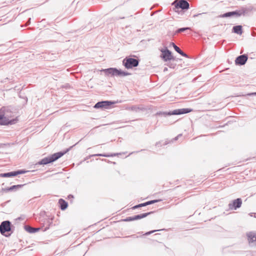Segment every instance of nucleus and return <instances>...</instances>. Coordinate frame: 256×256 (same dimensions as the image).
Listing matches in <instances>:
<instances>
[{
    "instance_id": "9d476101",
    "label": "nucleus",
    "mask_w": 256,
    "mask_h": 256,
    "mask_svg": "<svg viewBox=\"0 0 256 256\" xmlns=\"http://www.w3.org/2000/svg\"><path fill=\"white\" fill-rule=\"evenodd\" d=\"M160 52H162L160 57L164 61L168 62L174 60V58L172 55V52L170 51L167 47H166L164 49H162Z\"/></svg>"
},
{
    "instance_id": "ddd939ff",
    "label": "nucleus",
    "mask_w": 256,
    "mask_h": 256,
    "mask_svg": "<svg viewBox=\"0 0 256 256\" xmlns=\"http://www.w3.org/2000/svg\"><path fill=\"white\" fill-rule=\"evenodd\" d=\"M248 56L246 54H244L237 56L235 60V64L236 66H243L247 62Z\"/></svg>"
},
{
    "instance_id": "7c9ffc66",
    "label": "nucleus",
    "mask_w": 256,
    "mask_h": 256,
    "mask_svg": "<svg viewBox=\"0 0 256 256\" xmlns=\"http://www.w3.org/2000/svg\"><path fill=\"white\" fill-rule=\"evenodd\" d=\"M16 254V250H12L9 252V256H12L15 255Z\"/></svg>"
},
{
    "instance_id": "6ab92c4d",
    "label": "nucleus",
    "mask_w": 256,
    "mask_h": 256,
    "mask_svg": "<svg viewBox=\"0 0 256 256\" xmlns=\"http://www.w3.org/2000/svg\"><path fill=\"white\" fill-rule=\"evenodd\" d=\"M24 184H17L14 185L10 187H8L3 189V190L5 192H8L10 191L16 190L18 188H22Z\"/></svg>"
},
{
    "instance_id": "9b49d317",
    "label": "nucleus",
    "mask_w": 256,
    "mask_h": 256,
    "mask_svg": "<svg viewBox=\"0 0 256 256\" xmlns=\"http://www.w3.org/2000/svg\"><path fill=\"white\" fill-rule=\"evenodd\" d=\"M240 15L241 16H249L254 10H256L252 6H242L240 9Z\"/></svg>"
},
{
    "instance_id": "7ed1b4c3",
    "label": "nucleus",
    "mask_w": 256,
    "mask_h": 256,
    "mask_svg": "<svg viewBox=\"0 0 256 256\" xmlns=\"http://www.w3.org/2000/svg\"><path fill=\"white\" fill-rule=\"evenodd\" d=\"M192 111V109L190 108H182L176 109L170 112H158L155 115L156 116H163L167 117L172 115H180L189 113Z\"/></svg>"
},
{
    "instance_id": "37998d69",
    "label": "nucleus",
    "mask_w": 256,
    "mask_h": 256,
    "mask_svg": "<svg viewBox=\"0 0 256 256\" xmlns=\"http://www.w3.org/2000/svg\"><path fill=\"white\" fill-rule=\"evenodd\" d=\"M172 66V64H171L170 66V65H168V66H169L170 68H174V66Z\"/></svg>"
},
{
    "instance_id": "cd10ccee",
    "label": "nucleus",
    "mask_w": 256,
    "mask_h": 256,
    "mask_svg": "<svg viewBox=\"0 0 256 256\" xmlns=\"http://www.w3.org/2000/svg\"><path fill=\"white\" fill-rule=\"evenodd\" d=\"M144 206H146V205H145V204L144 202V203H141L140 204H137V205H136V206H132V210H136V208H142V207H144Z\"/></svg>"
},
{
    "instance_id": "393cba45",
    "label": "nucleus",
    "mask_w": 256,
    "mask_h": 256,
    "mask_svg": "<svg viewBox=\"0 0 256 256\" xmlns=\"http://www.w3.org/2000/svg\"><path fill=\"white\" fill-rule=\"evenodd\" d=\"M162 200L161 199H158V200H151L148 202H144L146 206H147L148 205L152 204H155L156 202H161Z\"/></svg>"
},
{
    "instance_id": "bb28decb",
    "label": "nucleus",
    "mask_w": 256,
    "mask_h": 256,
    "mask_svg": "<svg viewBox=\"0 0 256 256\" xmlns=\"http://www.w3.org/2000/svg\"><path fill=\"white\" fill-rule=\"evenodd\" d=\"M190 28H189V27L179 28L176 30V33L178 34V33L182 32H184L186 30H190Z\"/></svg>"
},
{
    "instance_id": "c9c22d12",
    "label": "nucleus",
    "mask_w": 256,
    "mask_h": 256,
    "mask_svg": "<svg viewBox=\"0 0 256 256\" xmlns=\"http://www.w3.org/2000/svg\"><path fill=\"white\" fill-rule=\"evenodd\" d=\"M8 202H9V200L7 201V202H3V203H2V204H1V206H2V207L4 206H6V204H7V203H8Z\"/></svg>"
},
{
    "instance_id": "20e7f679",
    "label": "nucleus",
    "mask_w": 256,
    "mask_h": 256,
    "mask_svg": "<svg viewBox=\"0 0 256 256\" xmlns=\"http://www.w3.org/2000/svg\"><path fill=\"white\" fill-rule=\"evenodd\" d=\"M14 226L10 220H4L0 224V232L4 236H10L14 232Z\"/></svg>"
},
{
    "instance_id": "2f4dec72",
    "label": "nucleus",
    "mask_w": 256,
    "mask_h": 256,
    "mask_svg": "<svg viewBox=\"0 0 256 256\" xmlns=\"http://www.w3.org/2000/svg\"><path fill=\"white\" fill-rule=\"evenodd\" d=\"M206 14V12H202V13H200V14H194L192 16V17L193 18H196L197 16H201L202 14Z\"/></svg>"
},
{
    "instance_id": "f3484780",
    "label": "nucleus",
    "mask_w": 256,
    "mask_h": 256,
    "mask_svg": "<svg viewBox=\"0 0 256 256\" xmlns=\"http://www.w3.org/2000/svg\"><path fill=\"white\" fill-rule=\"evenodd\" d=\"M24 228L26 231L30 234L38 232L41 229V228H33L28 224H25Z\"/></svg>"
},
{
    "instance_id": "0eeeda50",
    "label": "nucleus",
    "mask_w": 256,
    "mask_h": 256,
    "mask_svg": "<svg viewBox=\"0 0 256 256\" xmlns=\"http://www.w3.org/2000/svg\"><path fill=\"white\" fill-rule=\"evenodd\" d=\"M116 104L114 101L102 100L96 102L94 108L96 109L101 108L102 110L108 109L112 104Z\"/></svg>"
},
{
    "instance_id": "1a4fd4ad",
    "label": "nucleus",
    "mask_w": 256,
    "mask_h": 256,
    "mask_svg": "<svg viewBox=\"0 0 256 256\" xmlns=\"http://www.w3.org/2000/svg\"><path fill=\"white\" fill-rule=\"evenodd\" d=\"M0 112H2L3 114H8L6 116L8 118L14 116V114L16 112V108L12 106H3L0 109Z\"/></svg>"
},
{
    "instance_id": "58836bf2",
    "label": "nucleus",
    "mask_w": 256,
    "mask_h": 256,
    "mask_svg": "<svg viewBox=\"0 0 256 256\" xmlns=\"http://www.w3.org/2000/svg\"><path fill=\"white\" fill-rule=\"evenodd\" d=\"M68 197L69 198H74V196H73L72 194H70V195L68 196Z\"/></svg>"
},
{
    "instance_id": "a878e982",
    "label": "nucleus",
    "mask_w": 256,
    "mask_h": 256,
    "mask_svg": "<svg viewBox=\"0 0 256 256\" xmlns=\"http://www.w3.org/2000/svg\"><path fill=\"white\" fill-rule=\"evenodd\" d=\"M28 172V171L24 170H15L14 171V176H16L18 174H24Z\"/></svg>"
},
{
    "instance_id": "f704fd0d",
    "label": "nucleus",
    "mask_w": 256,
    "mask_h": 256,
    "mask_svg": "<svg viewBox=\"0 0 256 256\" xmlns=\"http://www.w3.org/2000/svg\"><path fill=\"white\" fill-rule=\"evenodd\" d=\"M161 142H156V146H161Z\"/></svg>"
},
{
    "instance_id": "aec40b11",
    "label": "nucleus",
    "mask_w": 256,
    "mask_h": 256,
    "mask_svg": "<svg viewBox=\"0 0 256 256\" xmlns=\"http://www.w3.org/2000/svg\"><path fill=\"white\" fill-rule=\"evenodd\" d=\"M171 44L172 46L174 48V50L179 54H180L181 56L186 57L188 58V55L184 52L182 50H180V48L174 42H171Z\"/></svg>"
},
{
    "instance_id": "c756f323",
    "label": "nucleus",
    "mask_w": 256,
    "mask_h": 256,
    "mask_svg": "<svg viewBox=\"0 0 256 256\" xmlns=\"http://www.w3.org/2000/svg\"><path fill=\"white\" fill-rule=\"evenodd\" d=\"M161 230H150V231H149V232H146L144 234H143L142 236H148L156 232H158V231H160Z\"/></svg>"
},
{
    "instance_id": "f8f14e48",
    "label": "nucleus",
    "mask_w": 256,
    "mask_h": 256,
    "mask_svg": "<svg viewBox=\"0 0 256 256\" xmlns=\"http://www.w3.org/2000/svg\"><path fill=\"white\" fill-rule=\"evenodd\" d=\"M242 204V200L240 198H237L233 200L232 202L229 203L228 208L231 210H236L241 207Z\"/></svg>"
},
{
    "instance_id": "5701e85b",
    "label": "nucleus",
    "mask_w": 256,
    "mask_h": 256,
    "mask_svg": "<svg viewBox=\"0 0 256 256\" xmlns=\"http://www.w3.org/2000/svg\"><path fill=\"white\" fill-rule=\"evenodd\" d=\"M0 176L2 178H10V177H14V171L8 172H5V173H2L0 174Z\"/></svg>"
},
{
    "instance_id": "72a5a7b5",
    "label": "nucleus",
    "mask_w": 256,
    "mask_h": 256,
    "mask_svg": "<svg viewBox=\"0 0 256 256\" xmlns=\"http://www.w3.org/2000/svg\"><path fill=\"white\" fill-rule=\"evenodd\" d=\"M248 96H256V92L248 93Z\"/></svg>"
},
{
    "instance_id": "c85d7f7f",
    "label": "nucleus",
    "mask_w": 256,
    "mask_h": 256,
    "mask_svg": "<svg viewBox=\"0 0 256 256\" xmlns=\"http://www.w3.org/2000/svg\"><path fill=\"white\" fill-rule=\"evenodd\" d=\"M128 109L132 111L138 112V110H140V108L137 107L136 106H132L130 107Z\"/></svg>"
},
{
    "instance_id": "f257e3e1",
    "label": "nucleus",
    "mask_w": 256,
    "mask_h": 256,
    "mask_svg": "<svg viewBox=\"0 0 256 256\" xmlns=\"http://www.w3.org/2000/svg\"><path fill=\"white\" fill-rule=\"evenodd\" d=\"M77 144H75L70 146V148H66L64 150L60 151L58 152L54 153L50 156H48L47 157H46L40 160L36 164V165H45L47 164L52 162H53L55 161H56L57 160L61 158L62 156H63L64 154H65L66 153L68 152L72 148H73L74 146H76Z\"/></svg>"
},
{
    "instance_id": "6e6552de",
    "label": "nucleus",
    "mask_w": 256,
    "mask_h": 256,
    "mask_svg": "<svg viewBox=\"0 0 256 256\" xmlns=\"http://www.w3.org/2000/svg\"><path fill=\"white\" fill-rule=\"evenodd\" d=\"M154 212L152 211V212H148L142 213V214L134 215L132 216L126 217L125 218L122 219L121 220V221L128 222H131V221H133V220H138L144 218L146 217L147 216L151 214H153Z\"/></svg>"
},
{
    "instance_id": "412c9836",
    "label": "nucleus",
    "mask_w": 256,
    "mask_h": 256,
    "mask_svg": "<svg viewBox=\"0 0 256 256\" xmlns=\"http://www.w3.org/2000/svg\"><path fill=\"white\" fill-rule=\"evenodd\" d=\"M232 32L238 34H242L243 32L242 26L241 25L234 26L232 28Z\"/></svg>"
},
{
    "instance_id": "ea45409f",
    "label": "nucleus",
    "mask_w": 256,
    "mask_h": 256,
    "mask_svg": "<svg viewBox=\"0 0 256 256\" xmlns=\"http://www.w3.org/2000/svg\"><path fill=\"white\" fill-rule=\"evenodd\" d=\"M108 162H110V163H112V164H116V162H110V160H108Z\"/></svg>"
},
{
    "instance_id": "dca6fc26",
    "label": "nucleus",
    "mask_w": 256,
    "mask_h": 256,
    "mask_svg": "<svg viewBox=\"0 0 256 256\" xmlns=\"http://www.w3.org/2000/svg\"><path fill=\"white\" fill-rule=\"evenodd\" d=\"M52 224V218H45L42 220L41 224L42 227H45L43 231L45 232L48 230Z\"/></svg>"
},
{
    "instance_id": "473e14b6",
    "label": "nucleus",
    "mask_w": 256,
    "mask_h": 256,
    "mask_svg": "<svg viewBox=\"0 0 256 256\" xmlns=\"http://www.w3.org/2000/svg\"><path fill=\"white\" fill-rule=\"evenodd\" d=\"M126 237H128V238L131 237V238H138V236H136V234H132V235H130V236H127Z\"/></svg>"
},
{
    "instance_id": "79ce46f5",
    "label": "nucleus",
    "mask_w": 256,
    "mask_h": 256,
    "mask_svg": "<svg viewBox=\"0 0 256 256\" xmlns=\"http://www.w3.org/2000/svg\"><path fill=\"white\" fill-rule=\"evenodd\" d=\"M70 86V85L67 84L66 85V86L64 87L67 88H69Z\"/></svg>"
},
{
    "instance_id": "a211bd4d",
    "label": "nucleus",
    "mask_w": 256,
    "mask_h": 256,
    "mask_svg": "<svg viewBox=\"0 0 256 256\" xmlns=\"http://www.w3.org/2000/svg\"><path fill=\"white\" fill-rule=\"evenodd\" d=\"M121 153H111V154H92V156H103V157H112L120 155Z\"/></svg>"
},
{
    "instance_id": "423d86ee",
    "label": "nucleus",
    "mask_w": 256,
    "mask_h": 256,
    "mask_svg": "<svg viewBox=\"0 0 256 256\" xmlns=\"http://www.w3.org/2000/svg\"><path fill=\"white\" fill-rule=\"evenodd\" d=\"M172 5L174 6L173 9L176 12H177L176 10L179 8L184 12L190 8V4L186 0H180L178 2L175 0L172 2Z\"/></svg>"
},
{
    "instance_id": "4be33fe9",
    "label": "nucleus",
    "mask_w": 256,
    "mask_h": 256,
    "mask_svg": "<svg viewBox=\"0 0 256 256\" xmlns=\"http://www.w3.org/2000/svg\"><path fill=\"white\" fill-rule=\"evenodd\" d=\"M60 208L61 210H65L68 206V203L64 200L60 198L58 200Z\"/></svg>"
},
{
    "instance_id": "b1692460",
    "label": "nucleus",
    "mask_w": 256,
    "mask_h": 256,
    "mask_svg": "<svg viewBox=\"0 0 256 256\" xmlns=\"http://www.w3.org/2000/svg\"><path fill=\"white\" fill-rule=\"evenodd\" d=\"M182 136V134H179L176 137H175L174 138H172L171 140H166L164 143L163 144V145H166L170 143V142H174V141H176V140H178V139L179 138L181 137Z\"/></svg>"
},
{
    "instance_id": "e433bc0d",
    "label": "nucleus",
    "mask_w": 256,
    "mask_h": 256,
    "mask_svg": "<svg viewBox=\"0 0 256 256\" xmlns=\"http://www.w3.org/2000/svg\"><path fill=\"white\" fill-rule=\"evenodd\" d=\"M254 214V218H256V213H251L250 214V215L251 216H252Z\"/></svg>"
},
{
    "instance_id": "2eb2a0df",
    "label": "nucleus",
    "mask_w": 256,
    "mask_h": 256,
    "mask_svg": "<svg viewBox=\"0 0 256 256\" xmlns=\"http://www.w3.org/2000/svg\"><path fill=\"white\" fill-rule=\"evenodd\" d=\"M246 236L249 244L251 246H256V232H250L246 234Z\"/></svg>"
},
{
    "instance_id": "39448f33",
    "label": "nucleus",
    "mask_w": 256,
    "mask_h": 256,
    "mask_svg": "<svg viewBox=\"0 0 256 256\" xmlns=\"http://www.w3.org/2000/svg\"><path fill=\"white\" fill-rule=\"evenodd\" d=\"M140 60L130 56L126 57L122 60V64L126 69H130L138 66Z\"/></svg>"
},
{
    "instance_id": "a19ab883",
    "label": "nucleus",
    "mask_w": 256,
    "mask_h": 256,
    "mask_svg": "<svg viewBox=\"0 0 256 256\" xmlns=\"http://www.w3.org/2000/svg\"><path fill=\"white\" fill-rule=\"evenodd\" d=\"M167 70H168V68H166H166H164V72H166V71H167Z\"/></svg>"
},
{
    "instance_id": "4468645a",
    "label": "nucleus",
    "mask_w": 256,
    "mask_h": 256,
    "mask_svg": "<svg viewBox=\"0 0 256 256\" xmlns=\"http://www.w3.org/2000/svg\"><path fill=\"white\" fill-rule=\"evenodd\" d=\"M239 18L240 16V12L239 9L236 10L234 11L228 12L219 16L220 18H225L230 17Z\"/></svg>"
},
{
    "instance_id": "f03ea898",
    "label": "nucleus",
    "mask_w": 256,
    "mask_h": 256,
    "mask_svg": "<svg viewBox=\"0 0 256 256\" xmlns=\"http://www.w3.org/2000/svg\"><path fill=\"white\" fill-rule=\"evenodd\" d=\"M101 72H103L105 74V76H120L123 77L130 75V74L122 70L121 69H118L116 68H110L105 69H102Z\"/></svg>"
},
{
    "instance_id": "4c0bfd02",
    "label": "nucleus",
    "mask_w": 256,
    "mask_h": 256,
    "mask_svg": "<svg viewBox=\"0 0 256 256\" xmlns=\"http://www.w3.org/2000/svg\"><path fill=\"white\" fill-rule=\"evenodd\" d=\"M31 18H29L28 21L27 22L28 24H29L30 22Z\"/></svg>"
}]
</instances>
